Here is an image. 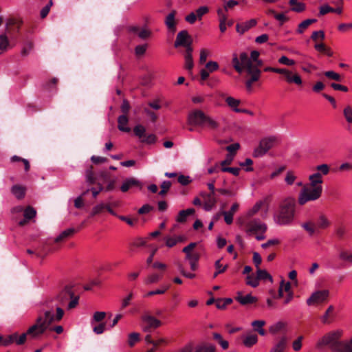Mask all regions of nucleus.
I'll use <instances>...</instances> for the list:
<instances>
[{
	"label": "nucleus",
	"instance_id": "31",
	"mask_svg": "<svg viewBox=\"0 0 352 352\" xmlns=\"http://www.w3.org/2000/svg\"><path fill=\"white\" fill-rule=\"evenodd\" d=\"M75 232L74 228H68L63 231L55 239L56 243L64 241L69 237L72 236Z\"/></svg>",
	"mask_w": 352,
	"mask_h": 352
},
{
	"label": "nucleus",
	"instance_id": "5",
	"mask_svg": "<svg viewBox=\"0 0 352 352\" xmlns=\"http://www.w3.org/2000/svg\"><path fill=\"white\" fill-rule=\"evenodd\" d=\"M56 300L59 302V305H56V307H59L60 308V305H65L69 300L70 301L67 305V309H72L75 308L78 304L79 300V297L78 296H75L72 291V287L71 286H66L56 296ZM57 310V307H56Z\"/></svg>",
	"mask_w": 352,
	"mask_h": 352
},
{
	"label": "nucleus",
	"instance_id": "40",
	"mask_svg": "<svg viewBox=\"0 0 352 352\" xmlns=\"http://www.w3.org/2000/svg\"><path fill=\"white\" fill-rule=\"evenodd\" d=\"M162 276L158 275L157 274H149L148 275L144 282V284L146 285H151V284H153V283H156L157 282L160 281V280L161 279Z\"/></svg>",
	"mask_w": 352,
	"mask_h": 352
},
{
	"label": "nucleus",
	"instance_id": "2",
	"mask_svg": "<svg viewBox=\"0 0 352 352\" xmlns=\"http://www.w3.org/2000/svg\"><path fill=\"white\" fill-rule=\"evenodd\" d=\"M296 200L287 197L280 201L277 210L273 215L274 223L280 226H287L293 223L295 218Z\"/></svg>",
	"mask_w": 352,
	"mask_h": 352
},
{
	"label": "nucleus",
	"instance_id": "10",
	"mask_svg": "<svg viewBox=\"0 0 352 352\" xmlns=\"http://www.w3.org/2000/svg\"><path fill=\"white\" fill-rule=\"evenodd\" d=\"M142 329L144 332H148L151 329H155L162 325V322L150 315L148 313L144 314L141 316Z\"/></svg>",
	"mask_w": 352,
	"mask_h": 352
},
{
	"label": "nucleus",
	"instance_id": "55",
	"mask_svg": "<svg viewBox=\"0 0 352 352\" xmlns=\"http://www.w3.org/2000/svg\"><path fill=\"white\" fill-rule=\"evenodd\" d=\"M171 186V182L170 181H164L161 184V190L159 192V195L164 196L169 190Z\"/></svg>",
	"mask_w": 352,
	"mask_h": 352
},
{
	"label": "nucleus",
	"instance_id": "53",
	"mask_svg": "<svg viewBox=\"0 0 352 352\" xmlns=\"http://www.w3.org/2000/svg\"><path fill=\"white\" fill-rule=\"evenodd\" d=\"M89 190H87L83 192L80 196L76 197L74 200V206L75 208L79 209L83 207L84 206V200L83 197L89 192Z\"/></svg>",
	"mask_w": 352,
	"mask_h": 352
},
{
	"label": "nucleus",
	"instance_id": "45",
	"mask_svg": "<svg viewBox=\"0 0 352 352\" xmlns=\"http://www.w3.org/2000/svg\"><path fill=\"white\" fill-rule=\"evenodd\" d=\"M246 284L252 287H256L259 285L257 276H255L254 274H249L246 277Z\"/></svg>",
	"mask_w": 352,
	"mask_h": 352
},
{
	"label": "nucleus",
	"instance_id": "33",
	"mask_svg": "<svg viewBox=\"0 0 352 352\" xmlns=\"http://www.w3.org/2000/svg\"><path fill=\"white\" fill-rule=\"evenodd\" d=\"M195 212V209L193 208H188L187 210H181L179 211L176 218V221L179 223L184 222L186 221L187 217L188 215L194 214Z\"/></svg>",
	"mask_w": 352,
	"mask_h": 352
},
{
	"label": "nucleus",
	"instance_id": "42",
	"mask_svg": "<svg viewBox=\"0 0 352 352\" xmlns=\"http://www.w3.org/2000/svg\"><path fill=\"white\" fill-rule=\"evenodd\" d=\"M316 170H317L316 173H320V176L322 177V175H327L329 173L330 167L327 164H322L317 166Z\"/></svg>",
	"mask_w": 352,
	"mask_h": 352
},
{
	"label": "nucleus",
	"instance_id": "36",
	"mask_svg": "<svg viewBox=\"0 0 352 352\" xmlns=\"http://www.w3.org/2000/svg\"><path fill=\"white\" fill-rule=\"evenodd\" d=\"M289 4L291 6V10L295 12L300 13L305 10L306 6L304 3L298 2L297 0L294 1L293 3L289 1Z\"/></svg>",
	"mask_w": 352,
	"mask_h": 352
},
{
	"label": "nucleus",
	"instance_id": "26",
	"mask_svg": "<svg viewBox=\"0 0 352 352\" xmlns=\"http://www.w3.org/2000/svg\"><path fill=\"white\" fill-rule=\"evenodd\" d=\"M287 346V338L281 337L279 340L272 346L270 352H284Z\"/></svg>",
	"mask_w": 352,
	"mask_h": 352
},
{
	"label": "nucleus",
	"instance_id": "49",
	"mask_svg": "<svg viewBox=\"0 0 352 352\" xmlns=\"http://www.w3.org/2000/svg\"><path fill=\"white\" fill-rule=\"evenodd\" d=\"M133 131L135 135L142 140L145 135L146 129L144 126L138 124L134 127Z\"/></svg>",
	"mask_w": 352,
	"mask_h": 352
},
{
	"label": "nucleus",
	"instance_id": "62",
	"mask_svg": "<svg viewBox=\"0 0 352 352\" xmlns=\"http://www.w3.org/2000/svg\"><path fill=\"white\" fill-rule=\"evenodd\" d=\"M239 4V2L237 1H235V0H230V1H226L224 3V6H223V10L225 11V14H226V12L233 8L234 6H237Z\"/></svg>",
	"mask_w": 352,
	"mask_h": 352
},
{
	"label": "nucleus",
	"instance_id": "34",
	"mask_svg": "<svg viewBox=\"0 0 352 352\" xmlns=\"http://www.w3.org/2000/svg\"><path fill=\"white\" fill-rule=\"evenodd\" d=\"M265 324V320H254L252 322L254 330L257 331L262 336L265 335V331L263 328Z\"/></svg>",
	"mask_w": 352,
	"mask_h": 352
},
{
	"label": "nucleus",
	"instance_id": "14",
	"mask_svg": "<svg viewBox=\"0 0 352 352\" xmlns=\"http://www.w3.org/2000/svg\"><path fill=\"white\" fill-rule=\"evenodd\" d=\"M176 14L177 11L175 10H173L168 14L164 20V23L168 31L172 34H174L177 31V21L175 19Z\"/></svg>",
	"mask_w": 352,
	"mask_h": 352
},
{
	"label": "nucleus",
	"instance_id": "46",
	"mask_svg": "<svg viewBox=\"0 0 352 352\" xmlns=\"http://www.w3.org/2000/svg\"><path fill=\"white\" fill-rule=\"evenodd\" d=\"M325 38V34L323 30L314 31L311 35V39L318 43L317 42L320 40L323 41Z\"/></svg>",
	"mask_w": 352,
	"mask_h": 352
},
{
	"label": "nucleus",
	"instance_id": "35",
	"mask_svg": "<svg viewBox=\"0 0 352 352\" xmlns=\"http://www.w3.org/2000/svg\"><path fill=\"white\" fill-rule=\"evenodd\" d=\"M10 336H13L14 338L10 340L11 344L15 342L18 345H21L25 343L27 337L28 336V331L26 333H22L21 336H18L17 333H13L10 335Z\"/></svg>",
	"mask_w": 352,
	"mask_h": 352
},
{
	"label": "nucleus",
	"instance_id": "56",
	"mask_svg": "<svg viewBox=\"0 0 352 352\" xmlns=\"http://www.w3.org/2000/svg\"><path fill=\"white\" fill-rule=\"evenodd\" d=\"M333 12V8L328 4H324L320 6L318 16H324L329 12Z\"/></svg>",
	"mask_w": 352,
	"mask_h": 352
},
{
	"label": "nucleus",
	"instance_id": "57",
	"mask_svg": "<svg viewBox=\"0 0 352 352\" xmlns=\"http://www.w3.org/2000/svg\"><path fill=\"white\" fill-rule=\"evenodd\" d=\"M209 12V9L207 6H204L197 8L195 13L197 16V19L201 20L202 16Z\"/></svg>",
	"mask_w": 352,
	"mask_h": 352
},
{
	"label": "nucleus",
	"instance_id": "7",
	"mask_svg": "<svg viewBox=\"0 0 352 352\" xmlns=\"http://www.w3.org/2000/svg\"><path fill=\"white\" fill-rule=\"evenodd\" d=\"M342 335L343 330L342 329H336L329 331L318 340L316 346L318 348L329 346L333 351L335 346L339 343V340Z\"/></svg>",
	"mask_w": 352,
	"mask_h": 352
},
{
	"label": "nucleus",
	"instance_id": "38",
	"mask_svg": "<svg viewBox=\"0 0 352 352\" xmlns=\"http://www.w3.org/2000/svg\"><path fill=\"white\" fill-rule=\"evenodd\" d=\"M257 342H258V337L255 334L248 335L247 336L245 337V338L243 339V344L246 347H251L253 345H254L255 344H256Z\"/></svg>",
	"mask_w": 352,
	"mask_h": 352
},
{
	"label": "nucleus",
	"instance_id": "3",
	"mask_svg": "<svg viewBox=\"0 0 352 352\" xmlns=\"http://www.w3.org/2000/svg\"><path fill=\"white\" fill-rule=\"evenodd\" d=\"M187 122L192 126H207L209 129L215 130L219 126V123L211 117L207 116L203 111L195 109L188 115Z\"/></svg>",
	"mask_w": 352,
	"mask_h": 352
},
{
	"label": "nucleus",
	"instance_id": "18",
	"mask_svg": "<svg viewBox=\"0 0 352 352\" xmlns=\"http://www.w3.org/2000/svg\"><path fill=\"white\" fill-rule=\"evenodd\" d=\"M256 20L254 19H252L245 22L237 23L236 25V30L240 34H243L245 32L249 30L250 28L254 27L256 25Z\"/></svg>",
	"mask_w": 352,
	"mask_h": 352
},
{
	"label": "nucleus",
	"instance_id": "43",
	"mask_svg": "<svg viewBox=\"0 0 352 352\" xmlns=\"http://www.w3.org/2000/svg\"><path fill=\"white\" fill-rule=\"evenodd\" d=\"M330 221L324 215H320L318 221V226L320 229H326L330 226Z\"/></svg>",
	"mask_w": 352,
	"mask_h": 352
},
{
	"label": "nucleus",
	"instance_id": "13",
	"mask_svg": "<svg viewBox=\"0 0 352 352\" xmlns=\"http://www.w3.org/2000/svg\"><path fill=\"white\" fill-rule=\"evenodd\" d=\"M267 226L266 223L262 222L260 219H256L247 223L248 233L258 234L259 232H266Z\"/></svg>",
	"mask_w": 352,
	"mask_h": 352
},
{
	"label": "nucleus",
	"instance_id": "27",
	"mask_svg": "<svg viewBox=\"0 0 352 352\" xmlns=\"http://www.w3.org/2000/svg\"><path fill=\"white\" fill-rule=\"evenodd\" d=\"M317 21L316 19H306L301 23H300L296 29V33L298 34H302L304 32L309 28L310 25L314 23Z\"/></svg>",
	"mask_w": 352,
	"mask_h": 352
},
{
	"label": "nucleus",
	"instance_id": "59",
	"mask_svg": "<svg viewBox=\"0 0 352 352\" xmlns=\"http://www.w3.org/2000/svg\"><path fill=\"white\" fill-rule=\"evenodd\" d=\"M21 24V21H19L16 19L11 18V19H8L7 20L6 23V30L8 31H9V28L10 26L16 25L17 30H19L20 28Z\"/></svg>",
	"mask_w": 352,
	"mask_h": 352
},
{
	"label": "nucleus",
	"instance_id": "6",
	"mask_svg": "<svg viewBox=\"0 0 352 352\" xmlns=\"http://www.w3.org/2000/svg\"><path fill=\"white\" fill-rule=\"evenodd\" d=\"M322 187H312L308 185L303 186L298 196V203L304 205L308 201L319 199L322 195Z\"/></svg>",
	"mask_w": 352,
	"mask_h": 352
},
{
	"label": "nucleus",
	"instance_id": "22",
	"mask_svg": "<svg viewBox=\"0 0 352 352\" xmlns=\"http://www.w3.org/2000/svg\"><path fill=\"white\" fill-rule=\"evenodd\" d=\"M284 77L288 83H294L297 85H301L302 83V80L300 75L296 73H293L290 70H289V74H285Z\"/></svg>",
	"mask_w": 352,
	"mask_h": 352
},
{
	"label": "nucleus",
	"instance_id": "12",
	"mask_svg": "<svg viewBox=\"0 0 352 352\" xmlns=\"http://www.w3.org/2000/svg\"><path fill=\"white\" fill-rule=\"evenodd\" d=\"M329 294V291L326 289L315 292L307 298V304L309 306L322 304L327 300Z\"/></svg>",
	"mask_w": 352,
	"mask_h": 352
},
{
	"label": "nucleus",
	"instance_id": "21",
	"mask_svg": "<svg viewBox=\"0 0 352 352\" xmlns=\"http://www.w3.org/2000/svg\"><path fill=\"white\" fill-rule=\"evenodd\" d=\"M217 15L219 21V29L220 31L223 33L226 32V21H227V14H225V11L223 10L222 8L217 9Z\"/></svg>",
	"mask_w": 352,
	"mask_h": 352
},
{
	"label": "nucleus",
	"instance_id": "50",
	"mask_svg": "<svg viewBox=\"0 0 352 352\" xmlns=\"http://www.w3.org/2000/svg\"><path fill=\"white\" fill-rule=\"evenodd\" d=\"M9 46V41L6 34L0 35V50L1 51H6Z\"/></svg>",
	"mask_w": 352,
	"mask_h": 352
},
{
	"label": "nucleus",
	"instance_id": "11",
	"mask_svg": "<svg viewBox=\"0 0 352 352\" xmlns=\"http://www.w3.org/2000/svg\"><path fill=\"white\" fill-rule=\"evenodd\" d=\"M192 38L190 35L188 34L187 30H182L178 32L175 41L174 43V47L177 48L179 47H184L186 50H188V48H192Z\"/></svg>",
	"mask_w": 352,
	"mask_h": 352
},
{
	"label": "nucleus",
	"instance_id": "17",
	"mask_svg": "<svg viewBox=\"0 0 352 352\" xmlns=\"http://www.w3.org/2000/svg\"><path fill=\"white\" fill-rule=\"evenodd\" d=\"M133 187H136V188H138L140 189L142 188V184L137 179L133 178V177H130V178L126 179L124 181V182L122 183V184L120 187V190L122 192H125L128 191L130 188H132Z\"/></svg>",
	"mask_w": 352,
	"mask_h": 352
},
{
	"label": "nucleus",
	"instance_id": "30",
	"mask_svg": "<svg viewBox=\"0 0 352 352\" xmlns=\"http://www.w3.org/2000/svg\"><path fill=\"white\" fill-rule=\"evenodd\" d=\"M334 352H352V345L350 342H339L333 350Z\"/></svg>",
	"mask_w": 352,
	"mask_h": 352
},
{
	"label": "nucleus",
	"instance_id": "64",
	"mask_svg": "<svg viewBox=\"0 0 352 352\" xmlns=\"http://www.w3.org/2000/svg\"><path fill=\"white\" fill-rule=\"evenodd\" d=\"M338 30L343 33L352 30V22L349 23H340L338 26Z\"/></svg>",
	"mask_w": 352,
	"mask_h": 352
},
{
	"label": "nucleus",
	"instance_id": "24",
	"mask_svg": "<svg viewBox=\"0 0 352 352\" xmlns=\"http://www.w3.org/2000/svg\"><path fill=\"white\" fill-rule=\"evenodd\" d=\"M11 192L16 199H22L25 195L26 188L21 185H14L11 188Z\"/></svg>",
	"mask_w": 352,
	"mask_h": 352
},
{
	"label": "nucleus",
	"instance_id": "61",
	"mask_svg": "<svg viewBox=\"0 0 352 352\" xmlns=\"http://www.w3.org/2000/svg\"><path fill=\"white\" fill-rule=\"evenodd\" d=\"M148 47L147 44L138 45L135 48V54L137 56H141L144 54Z\"/></svg>",
	"mask_w": 352,
	"mask_h": 352
},
{
	"label": "nucleus",
	"instance_id": "39",
	"mask_svg": "<svg viewBox=\"0 0 352 352\" xmlns=\"http://www.w3.org/2000/svg\"><path fill=\"white\" fill-rule=\"evenodd\" d=\"M214 340H215L223 350L228 349L229 343L227 340L223 339L222 336L218 333H213L212 334Z\"/></svg>",
	"mask_w": 352,
	"mask_h": 352
},
{
	"label": "nucleus",
	"instance_id": "9",
	"mask_svg": "<svg viewBox=\"0 0 352 352\" xmlns=\"http://www.w3.org/2000/svg\"><path fill=\"white\" fill-rule=\"evenodd\" d=\"M276 142V138L273 136L262 139L260 141L258 146L254 150L253 156L254 157L263 156L275 145Z\"/></svg>",
	"mask_w": 352,
	"mask_h": 352
},
{
	"label": "nucleus",
	"instance_id": "8",
	"mask_svg": "<svg viewBox=\"0 0 352 352\" xmlns=\"http://www.w3.org/2000/svg\"><path fill=\"white\" fill-rule=\"evenodd\" d=\"M196 245V243H190L182 249V252L186 254L185 259L188 261L192 271H196L199 267L200 254L192 251Z\"/></svg>",
	"mask_w": 352,
	"mask_h": 352
},
{
	"label": "nucleus",
	"instance_id": "16",
	"mask_svg": "<svg viewBox=\"0 0 352 352\" xmlns=\"http://www.w3.org/2000/svg\"><path fill=\"white\" fill-rule=\"evenodd\" d=\"M247 73L251 76L250 78L247 80L245 82V85L248 89L250 90L252 89V86L253 82L259 80L261 77V72L260 69H257L256 67H253L251 66L248 67V72Z\"/></svg>",
	"mask_w": 352,
	"mask_h": 352
},
{
	"label": "nucleus",
	"instance_id": "23",
	"mask_svg": "<svg viewBox=\"0 0 352 352\" xmlns=\"http://www.w3.org/2000/svg\"><path fill=\"white\" fill-rule=\"evenodd\" d=\"M192 48H188V50L185 51L184 54V59H185V68L188 70L191 71L194 67V62L192 60Z\"/></svg>",
	"mask_w": 352,
	"mask_h": 352
},
{
	"label": "nucleus",
	"instance_id": "47",
	"mask_svg": "<svg viewBox=\"0 0 352 352\" xmlns=\"http://www.w3.org/2000/svg\"><path fill=\"white\" fill-rule=\"evenodd\" d=\"M10 161L12 162H22L24 164V168L25 172L29 171L30 168V165L28 160L23 159L21 157H19L17 155H14L10 158Z\"/></svg>",
	"mask_w": 352,
	"mask_h": 352
},
{
	"label": "nucleus",
	"instance_id": "63",
	"mask_svg": "<svg viewBox=\"0 0 352 352\" xmlns=\"http://www.w3.org/2000/svg\"><path fill=\"white\" fill-rule=\"evenodd\" d=\"M343 113L346 120L349 123H352V108L350 106L346 107L344 108Z\"/></svg>",
	"mask_w": 352,
	"mask_h": 352
},
{
	"label": "nucleus",
	"instance_id": "15",
	"mask_svg": "<svg viewBox=\"0 0 352 352\" xmlns=\"http://www.w3.org/2000/svg\"><path fill=\"white\" fill-rule=\"evenodd\" d=\"M200 196L202 197L204 201V210L206 211L211 210L217 203L214 194L201 192L200 193Z\"/></svg>",
	"mask_w": 352,
	"mask_h": 352
},
{
	"label": "nucleus",
	"instance_id": "28",
	"mask_svg": "<svg viewBox=\"0 0 352 352\" xmlns=\"http://www.w3.org/2000/svg\"><path fill=\"white\" fill-rule=\"evenodd\" d=\"M287 327V323L283 321H278L273 324H272L269 327V331L270 333L275 335L278 333L285 329Z\"/></svg>",
	"mask_w": 352,
	"mask_h": 352
},
{
	"label": "nucleus",
	"instance_id": "25",
	"mask_svg": "<svg viewBox=\"0 0 352 352\" xmlns=\"http://www.w3.org/2000/svg\"><path fill=\"white\" fill-rule=\"evenodd\" d=\"M129 119L126 115L120 116L118 118V128L123 132H129L131 129L127 126Z\"/></svg>",
	"mask_w": 352,
	"mask_h": 352
},
{
	"label": "nucleus",
	"instance_id": "60",
	"mask_svg": "<svg viewBox=\"0 0 352 352\" xmlns=\"http://www.w3.org/2000/svg\"><path fill=\"white\" fill-rule=\"evenodd\" d=\"M140 340V334L138 333H131L129 335L128 342L130 346H133Z\"/></svg>",
	"mask_w": 352,
	"mask_h": 352
},
{
	"label": "nucleus",
	"instance_id": "29",
	"mask_svg": "<svg viewBox=\"0 0 352 352\" xmlns=\"http://www.w3.org/2000/svg\"><path fill=\"white\" fill-rule=\"evenodd\" d=\"M309 180L310 182L308 186H312V187H322V178L320 176V173H314L312 175H310L309 177Z\"/></svg>",
	"mask_w": 352,
	"mask_h": 352
},
{
	"label": "nucleus",
	"instance_id": "52",
	"mask_svg": "<svg viewBox=\"0 0 352 352\" xmlns=\"http://www.w3.org/2000/svg\"><path fill=\"white\" fill-rule=\"evenodd\" d=\"M164 241L165 245L168 248H173L177 244L175 236L167 235L164 237Z\"/></svg>",
	"mask_w": 352,
	"mask_h": 352
},
{
	"label": "nucleus",
	"instance_id": "58",
	"mask_svg": "<svg viewBox=\"0 0 352 352\" xmlns=\"http://www.w3.org/2000/svg\"><path fill=\"white\" fill-rule=\"evenodd\" d=\"M133 293L131 292L122 300L120 309H124L128 307L130 305L131 300L133 299Z\"/></svg>",
	"mask_w": 352,
	"mask_h": 352
},
{
	"label": "nucleus",
	"instance_id": "48",
	"mask_svg": "<svg viewBox=\"0 0 352 352\" xmlns=\"http://www.w3.org/2000/svg\"><path fill=\"white\" fill-rule=\"evenodd\" d=\"M195 352H216V347L212 344L201 345L197 346Z\"/></svg>",
	"mask_w": 352,
	"mask_h": 352
},
{
	"label": "nucleus",
	"instance_id": "41",
	"mask_svg": "<svg viewBox=\"0 0 352 352\" xmlns=\"http://www.w3.org/2000/svg\"><path fill=\"white\" fill-rule=\"evenodd\" d=\"M256 276H257L258 280L268 279L271 282H272V276L265 270H261L260 268H257Z\"/></svg>",
	"mask_w": 352,
	"mask_h": 352
},
{
	"label": "nucleus",
	"instance_id": "32",
	"mask_svg": "<svg viewBox=\"0 0 352 352\" xmlns=\"http://www.w3.org/2000/svg\"><path fill=\"white\" fill-rule=\"evenodd\" d=\"M226 102L227 104L234 111L239 112V109L238 108L239 105L241 103V100L239 99H236L232 96H228L226 98Z\"/></svg>",
	"mask_w": 352,
	"mask_h": 352
},
{
	"label": "nucleus",
	"instance_id": "54",
	"mask_svg": "<svg viewBox=\"0 0 352 352\" xmlns=\"http://www.w3.org/2000/svg\"><path fill=\"white\" fill-rule=\"evenodd\" d=\"M263 202L262 201H257L254 206L248 212V215L252 217L256 214L261 208Z\"/></svg>",
	"mask_w": 352,
	"mask_h": 352
},
{
	"label": "nucleus",
	"instance_id": "4",
	"mask_svg": "<svg viewBox=\"0 0 352 352\" xmlns=\"http://www.w3.org/2000/svg\"><path fill=\"white\" fill-rule=\"evenodd\" d=\"M232 56V63L233 67L239 73H241L244 69L248 72L249 66L260 69L259 67L263 65L262 61L258 59L257 61L252 63L251 60H249L248 54L245 52H241L239 57H238L236 54H233Z\"/></svg>",
	"mask_w": 352,
	"mask_h": 352
},
{
	"label": "nucleus",
	"instance_id": "44",
	"mask_svg": "<svg viewBox=\"0 0 352 352\" xmlns=\"http://www.w3.org/2000/svg\"><path fill=\"white\" fill-rule=\"evenodd\" d=\"M36 211L32 206H28L24 210L23 216L26 219L30 220L36 217Z\"/></svg>",
	"mask_w": 352,
	"mask_h": 352
},
{
	"label": "nucleus",
	"instance_id": "20",
	"mask_svg": "<svg viewBox=\"0 0 352 352\" xmlns=\"http://www.w3.org/2000/svg\"><path fill=\"white\" fill-rule=\"evenodd\" d=\"M236 300L242 305L254 303L257 301V298L251 294L243 296L241 292H238Z\"/></svg>",
	"mask_w": 352,
	"mask_h": 352
},
{
	"label": "nucleus",
	"instance_id": "51",
	"mask_svg": "<svg viewBox=\"0 0 352 352\" xmlns=\"http://www.w3.org/2000/svg\"><path fill=\"white\" fill-rule=\"evenodd\" d=\"M33 46H34L33 43L31 41H28V42L25 43L21 49V56H28L32 50L33 49Z\"/></svg>",
	"mask_w": 352,
	"mask_h": 352
},
{
	"label": "nucleus",
	"instance_id": "37",
	"mask_svg": "<svg viewBox=\"0 0 352 352\" xmlns=\"http://www.w3.org/2000/svg\"><path fill=\"white\" fill-rule=\"evenodd\" d=\"M106 312L104 311H96L93 314V317L91 320V324L94 326L96 323L102 322V320L106 317Z\"/></svg>",
	"mask_w": 352,
	"mask_h": 352
},
{
	"label": "nucleus",
	"instance_id": "19",
	"mask_svg": "<svg viewBox=\"0 0 352 352\" xmlns=\"http://www.w3.org/2000/svg\"><path fill=\"white\" fill-rule=\"evenodd\" d=\"M334 307L330 305L328 307L324 314L321 316V322L324 324L331 323L335 318Z\"/></svg>",
	"mask_w": 352,
	"mask_h": 352
},
{
	"label": "nucleus",
	"instance_id": "1",
	"mask_svg": "<svg viewBox=\"0 0 352 352\" xmlns=\"http://www.w3.org/2000/svg\"><path fill=\"white\" fill-rule=\"evenodd\" d=\"M64 314L63 310L57 307V314H54L53 309H45L43 315H39L36 323L28 329L30 339H38L47 329L50 324L54 321H60Z\"/></svg>",
	"mask_w": 352,
	"mask_h": 352
}]
</instances>
